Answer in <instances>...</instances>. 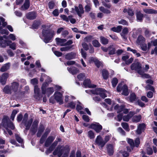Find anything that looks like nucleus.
<instances>
[{"instance_id": "nucleus-1", "label": "nucleus", "mask_w": 157, "mask_h": 157, "mask_svg": "<svg viewBox=\"0 0 157 157\" xmlns=\"http://www.w3.org/2000/svg\"><path fill=\"white\" fill-rule=\"evenodd\" d=\"M43 28H44L42 31V37L41 38L43 39L44 41L47 43L51 42L52 38L55 34L53 31L49 30V28H46V26L44 25L42 26Z\"/></svg>"}, {"instance_id": "nucleus-2", "label": "nucleus", "mask_w": 157, "mask_h": 157, "mask_svg": "<svg viewBox=\"0 0 157 157\" xmlns=\"http://www.w3.org/2000/svg\"><path fill=\"white\" fill-rule=\"evenodd\" d=\"M2 125L4 127L6 130L10 135L13 134L12 131L9 129V128L12 130H14L15 127L13 123L10 120L9 118L6 116H4L2 120Z\"/></svg>"}, {"instance_id": "nucleus-3", "label": "nucleus", "mask_w": 157, "mask_h": 157, "mask_svg": "<svg viewBox=\"0 0 157 157\" xmlns=\"http://www.w3.org/2000/svg\"><path fill=\"white\" fill-rule=\"evenodd\" d=\"M131 68L132 70L137 71V73L141 75V77L144 78H149L150 76L148 74H145L144 71L141 70V64L137 62L132 64L131 66Z\"/></svg>"}, {"instance_id": "nucleus-4", "label": "nucleus", "mask_w": 157, "mask_h": 157, "mask_svg": "<svg viewBox=\"0 0 157 157\" xmlns=\"http://www.w3.org/2000/svg\"><path fill=\"white\" fill-rule=\"evenodd\" d=\"M63 92H60L58 91H56L54 95V98L52 96L49 99L50 102L54 104L55 103V101L60 105L63 103Z\"/></svg>"}, {"instance_id": "nucleus-5", "label": "nucleus", "mask_w": 157, "mask_h": 157, "mask_svg": "<svg viewBox=\"0 0 157 157\" xmlns=\"http://www.w3.org/2000/svg\"><path fill=\"white\" fill-rule=\"evenodd\" d=\"M31 83L35 85L34 88V97L37 100H41L43 97L40 92L39 88L36 85L38 83V80L36 78H34L31 80Z\"/></svg>"}, {"instance_id": "nucleus-6", "label": "nucleus", "mask_w": 157, "mask_h": 157, "mask_svg": "<svg viewBox=\"0 0 157 157\" xmlns=\"http://www.w3.org/2000/svg\"><path fill=\"white\" fill-rule=\"evenodd\" d=\"M68 152V150L67 147L58 146L56 149L53 154L54 155H57L58 157H60L62 154H63L62 157H67Z\"/></svg>"}, {"instance_id": "nucleus-7", "label": "nucleus", "mask_w": 157, "mask_h": 157, "mask_svg": "<svg viewBox=\"0 0 157 157\" xmlns=\"http://www.w3.org/2000/svg\"><path fill=\"white\" fill-rule=\"evenodd\" d=\"M91 93L94 94L99 95L103 98L107 97V91L101 88H97L94 90H91Z\"/></svg>"}, {"instance_id": "nucleus-8", "label": "nucleus", "mask_w": 157, "mask_h": 157, "mask_svg": "<svg viewBox=\"0 0 157 157\" xmlns=\"http://www.w3.org/2000/svg\"><path fill=\"white\" fill-rule=\"evenodd\" d=\"M47 84V82L43 83L41 88L42 94H45L46 93L48 96L49 97L54 92V90L53 87H49L46 89V87Z\"/></svg>"}, {"instance_id": "nucleus-9", "label": "nucleus", "mask_w": 157, "mask_h": 157, "mask_svg": "<svg viewBox=\"0 0 157 157\" xmlns=\"http://www.w3.org/2000/svg\"><path fill=\"white\" fill-rule=\"evenodd\" d=\"M117 91L119 92L122 90V94L125 96H127L129 94L128 87L126 85H124L122 86L121 84H119L117 87Z\"/></svg>"}, {"instance_id": "nucleus-10", "label": "nucleus", "mask_w": 157, "mask_h": 157, "mask_svg": "<svg viewBox=\"0 0 157 157\" xmlns=\"http://www.w3.org/2000/svg\"><path fill=\"white\" fill-rule=\"evenodd\" d=\"M89 128L94 130L97 133L100 132L102 129V126L99 123L97 122L91 124Z\"/></svg>"}, {"instance_id": "nucleus-11", "label": "nucleus", "mask_w": 157, "mask_h": 157, "mask_svg": "<svg viewBox=\"0 0 157 157\" xmlns=\"http://www.w3.org/2000/svg\"><path fill=\"white\" fill-rule=\"evenodd\" d=\"M61 140L60 138H57L55 141L52 144L49 148L46 151V153L47 154L50 153L55 148L58 142H60Z\"/></svg>"}, {"instance_id": "nucleus-12", "label": "nucleus", "mask_w": 157, "mask_h": 157, "mask_svg": "<svg viewBox=\"0 0 157 157\" xmlns=\"http://www.w3.org/2000/svg\"><path fill=\"white\" fill-rule=\"evenodd\" d=\"M114 109L117 110V113H123L125 114L127 113L128 112V110L127 109L124 108V105L119 106L118 105H116L114 107Z\"/></svg>"}, {"instance_id": "nucleus-13", "label": "nucleus", "mask_w": 157, "mask_h": 157, "mask_svg": "<svg viewBox=\"0 0 157 157\" xmlns=\"http://www.w3.org/2000/svg\"><path fill=\"white\" fill-rule=\"evenodd\" d=\"M127 142L130 144L132 149L135 146L137 147L140 143V139L138 138L136 139L135 141V143L133 140L130 139H128L127 140Z\"/></svg>"}, {"instance_id": "nucleus-14", "label": "nucleus", "mask_w": 157, "mask_h": 157, "mask_svg": "<svg viewBox=\"0 0 157 157\" xmlns=\"http://www.w3.org/2000/svg\"><path fill=\"white\" fill-rule=\"evenodd\" d=\"M75 9L78 16L82 18V15L83 14L84 12L82 4H79L78 7L75 6Z\"/></svg>"}, {"instance_id": "nucleus-15", "label": "nucleus", "mask_w": 157, "mask_h": 157, "mask_svg": "<svg viewBox=\"0 0 157 157\" xmlns=\"http://www.w3.org/2000/svg\"><path fill=\"white\" fill-rule=\"evenodd\" d=\"M95 143L96 144L101 146V147H104L105 144V143L104 142L103 139L100 136H97L95 140Z\"/></svg>"}, {"instance_id": "nucleus-16", "label": "nucleus", "mask_w": 157, "mask_h": 157, "mask_svg": "<svg viewBox=\"0 0 157 157\" xmlns=\"http://www.w3.org/2000/svg\"><path fill=\"white\" fill-rule=\"evenodd\" d=\"M90 63H94L95 65L98 68H99L100 66H102V63L101 62L99 61L96 58L93 57H91L89 60Z\"/></svg>"}, {"instance_id": "nucleus-17", "label": "nucleus", "mask_w": 157, "mask_h": 157, "mask_svg": "<svg viewBox=\"0 0 157 157\" xmlns=\"http://www.w3.org/2000/svg\"><path fill=\"white\" fill-rule=\"evenodd\" d=\"M38 124V121L36 120L34 121L32 125L30 130L33 134H35L37 131Z\"/></svg>"}, {"instance_id": "nucleus-18", "label": "nucleus", "mask_w": 157, "mask_h": 157, "mask_svg": "<svg viewBox=\"0 0 157 157\" xmlns=\"http://www.w3.org/2000/svg\"><path fill=\"white\" fill-rule=\"evenodd\" d=\"M9 76L8 73H4L2 75L1 77L0 82L2 85H4L6 84Z\"/></svg>"}, {"instance_id": "nucleus-19", "label": "nucleus", "mask_w": 157, "mask_h": 157, "mask_svg": "<svg viewBox=\"0 0 157 157\" xmlns=\"http://www.w3.org/2000/svg\"><path fill=\"white\" fill-rule=\"evenodd\" d=\"M11 86L13 92L16 93L17 91L19 84L17 82H14L11 83Z\"/></svg>"}, {"instance_id": "nucleus-20", "label": "nucleus", "mask_w": 157, "mask_h": 157, "mask_svg": "<svg viewBox=\"0 0 157 157\" xmlns=\"http://www.w3.org/2000/svg\"><path fill=\"white\" fill-rule=\"evenodd\" d=\"M55 138V136H49L47 139L45 143V146L48 147L49 146L51 143L53 141Z\"/></svg>"}, {"instance_id": "nucleus-21", "label": "nucleus", "mask_w": 157, "mask_h": 157, "mask_svg": "<svg viewBox=\"0 0 157 157\" xmlns=\"http://www.w3.org/2000/svg\"><path fill=\"white\" fill-rule=\"evenodd\" d=\"M83 84L85 87H95L96 86L95 85H92L91 84L90 80L88 79H87L84 80L83 82Z\"/></svg>"}, {"instance_id": "nucleus-22", "label": "nucleus", "mask_w": 157, "mask_h": 157, "mask_svg": "<svg viewBox=\"0 0 157 157\" xmlns=\"http://www.w3.org/2000/svg\"><path fill=\"white\" fill-rule=\"evenodd\" d=\"M33 121V118H31L28 120H27L24 122H23V123L25 124V126L26 127L25 130H28L29 129Z\"/></svg>"}, {"instance_id": "nucleus-23", "label": "nucleus", "mask_w": 157, "mask_h": 157, "mask_svg": "<svg viewBox=\"0 0 157 157\" xmlns=\"http://www.w3.org/2000/svg\"><path fill=\"white\" fill-rule=\"evenodd\" d=\"M29 0H25L24 5L21 6L20 9L21 10H26L29 8Z\"/></svg>"}, {"instance_id": "nucleus-24", "label": "nucleus", "mask_w": 157, "mask_h": 157, "mask_svg": "<svg viewBox=\"0 0 157 157\" xmlns=\"http://www.w3.org/2000/svg\"><path fill=\"white\" fill-rule=\"evenodd\" d=\"M67 69L70 73L73 75L79 72V70L74 67H71L69 68L67 67Z\"/></svg>"}, {"instance_id": "nucleus-25", "label": "nucleus", "mask_w": 157, "mask_h": 157, "mask_svg": "<svg viewBox=\"0 0 157 157\" xmlns=\"http://www.w3.org/2000/svg\"><path fill=\"white\" fill-rule=\"evenodd\" d=\"M26 17L30 20H33L35 19L36 17V14L35 12H30L27 14Z\"/></svg>"}, {"instance_id": "nucleus-26", "label": "nucleus", "mask_w": 157, "mask_h": 157, "mask_svg": "<svg viewBox=\"0 0 157 157\" xmlns=\"http://www.w3.org/2000/svg\"><path fill=\"white\" fill-rule=\"evenodd\" d=\"M128 32L129 30L128 28L125 27L123 29L121 35L123 39H127V37H126V35L128 34Z\"/></svg>"}, {"instance_id": "nucleus-27", "label": "nucleus", "mask_w": 157, "mask_h": 157, "mask_svg": "<svg viewBox=\"0 0 157 157\" xmlns=\"http://www.w3.org/2000/svg\"><path fill=\"white\" fill-rule=\"evenodd\" d=\"M109 54L110 55H113L115 53L116 49L114 46L113 45H110L108 47Z\"/></svg>"}, {"instance_id": "nucleus-28", "label": "nucleus", "mask_w": 157, "mask_h": 157, "mask_svg": "<svg viewBox=\"0 0 157 157\" xmlns=\"http://www.w3.org/2000/svg\"><path fill=\"white\" fill-rule=\"evenodd\" d=\"M145 128V125L144 124H139L138 127L137 129V132L138 134H140L142 131L144 130Z\"/></svg>"}, {"instance_id": "nucleus-29", "label": "nucleus", "mask_w": 157, "mask_h": 157, "mask_svg": "<svg viewBox=\"0 0 157 157\" xmlns=\"http://www.w3.org/2000/svg\"><path fill=\"white\" fill-rule=\"evenodd\" d=\"M3 91L6 94H11L13 92L10 86H6L3 90Z\"/></svg>"}, {"instance_id": "nucleus-30", "label": "nucleus", "mask_w": 157, "mask_h": 157, "mask_svg": "<svg viewBox=\"0 0 157 157\" xmlns=\"http://www.w3.org/2000/svg\"><path fill=\"white\" fill-rule=\"evenodd\" d=\"M143 11L147 14H155L157 13V11L151 9H143Z\"/></svg>"}, {"instance_id": "nucleus-31", "label": "nucleus", "mask_w": 157, "mask_h": 157, "mask_svg": "<svg viewBox=\"0 0 157 157\" xmlns=\"http://www.w3.org/2000/svg\"><path fill=\"white\" fill-rule=\"evenodd\" d=\"M6 42L7 46H9L10 48L13 50L16 49V44L15 43H12V41L10 40L7 41Z\"/></svg>"}, {"instance_id": "nucleus-32", "label": "nucleus", "mask_w": 157, "mask_h": 157, "mask_svg": "<svg viewBox=\"0 0 157 157\" xmlns=\"http://www.w3.org/2000/svg\"><path fill=\"white\" fill-rule=\"evenodd\" d=\"M76 56V54L75 53L71 52L68 53L65 56V58L67 59H74Z\"/></svg>"}, {"instance_id": "nucleus-33", "label": "nucleus", "mask_w": 157, "mask_h": 157, "mask_svg": "<svg viewBox=\"0 0 157 157\" xmlns=\"http://www.w3.org/2000/svg\"><path fill=\"white\" fill-rule=\"evenodd\" d=\"M136 17L137 21H142L144 17V15L140 11L137 12L136 13Z\"/></svg>"}, {"instance_id": "nucleus-34", "label": "nucleus", "mask_w": 157, "mask_h": 157, "mask_svg": "<svg viewBox=\"0 0 157 157\" xmlns=\"http://www.w3.org/2000/svg\"><path fill=\"white\" fill-rule=\"evenodd\" d=\"M107 151L109 155H112L113 153V147L111 144H109L108 145Z\"/></svg>"}, {"instance_id": "nucleus-35", "label": "nucleus", "mask_w": 157, "mask_h": 157, "mask_svg": "<svg viewBox=\"0 0 157 157\" xmlns=\"http://www.w3.org/2000/svg\"><path fill=\"white\" fill-rule=\"evenodd\" d=\"M141 118L142 116L140 115L135 116L132 117V121L133 122L137 123L140 121Z\"/></svg>"}, {"instance_id": "nucleus-36", "label": "nucleus", "mask_w": 157, "mask_h": 157, "mask_svg": "<svg viewBox=\"0 0 157 157\" xmlns=\"http://www.w3.org/2000/svg\"><path fill=\"white\" fill-rule=\"evenodd\" d=\"M56 40L58 44L60 45L61 46H64V45L63 43H65L67 41L65 39H61L58 38H56Z\"/></svg>"}, {"instance_id": "nucleus-37", "label": "nucleus", "mask_w": 157, "mask_h": 157, "mask_svg": "<svg viewBox=\"0 0 157 157\" xmlns=\"http://www.w3.org/2000/svg\"><path fill=\"white\" fill-rule=\"evenodd\" d=\"M145 40V39L141 35L139 36L137 39L136 42L139 44L143 43Z\"/></svg>"}, {"instance_id": "nucleus-38", "label": "nucleus", "mask_w": 157, "mask_h": 157, "mask_svg": "<svg viewBox=\"0 0 157 157\" xmlns=\"http://www.w3.org/2000/svg\"><path fill=\"white\" fill-rule=\"evenodd\" d=\"M10 63H7L4 65L0 69V71L2 72H4L7 71L10 68Z\"/></svg>"}, {"instance_id": "nucleus-39", "label": "nucleus", "mask_w": 157, "mask_h": 157, "mask_svg": "<svg viewBox=\"0 0 157 157\" xmlns=\"http://www.w3.org/2000/svg\"><path fill=\"white\" fill-rule=\"evenodd\" d=\"M132 113L130 112L127 115L124 116L123 118L124 121H128L130 118L133 116Z\"/></svg>"}, {"instance_id": "nucleus-40", "label": "nucleus", "mask_w": 157, "mask_h": 157, "mask_svg": "<svg viewBox=\"0 0 157 157\" xmlns=\"http://www.w3.org/2000/svg\"><path fill=\"white\" fill-rule=\"evenodd\" d=\"M123 12L124 13H128V15L130 16H132L134 14L133 11L131 9H124L123 10Z\"/></svg>"}, {"instance_id": "nucleus-41", "label": "nucleus", "mask_w": 157, "mask_h": 157, "mask_svg": "<svg viewBox=\"0 0 157 157\" xmlns=\"http://www.w3.org/2000/svg\"><path fill=\"white\" fill-rule=\"evenodd\" d=\"M122 27L121 26H118L117 27H114L111 28V30L115 32L119 33L121 31Z\"/></svg>"}, {"instance_id": "nucleus-42", "label": "nucleus", "mask_w": 157, "mask_h": 157, "mask_svg": "<svg viewBox=\"0 0 157 157\" xmlns=\"http://www.w3.org/2000/svg\"><path fill=\"white\" fill-rule=\"evenodd\" d=\"M100 38L101 42L102 44L105 45L108 44L109 40L108 39L102 36H101Z\"/></svg>"}, {"instance_id": "nucleus-43", "label": "nucleus", "mask_w": 157, "mask_h": 157, "mask_svg": "<svg viewBox=\"0 0 157 157\" xmlns=\"http://www.w3.org/2000/svg\"><path fill=\"white\" fill-rule=\"evenodd\" d=\"M65 101L66 102H67L71 101L75 99V97L73 96H68L66 95L65 97Z\"/></svg>"}, {"instance_id": "nucleus-44", "label": "nucleus", "mask_w": 157, "mask_h": 157, "mask_svg": "<svg viewBox=\"0 0 157 157\" xmlns=\"http://www.w3.org/2000/svg\"><path fill=\"white\" fill-rule=\"evenodd\" d=\"M102 75L104 79H106L109 76V73L107 71L104 69L102 71Z\"/></svg>"}, {"instance_id": "nucleus-45", "label": "nucleus", "mask_w": 157, "mask_h": 157, "mask_svg": "<svg viewBox=\"0 0 157 157\" xmlns=\"http://www.w3.org/2000/svg\"><path fill=\"white\" fill-rule=\"evenodd\" d=\"M88 136L90 139H94L95 137V134L93 131L90 130L88 132Z\"/></svg>"}, {"instance_id": "nucleus-46", "label": "nucleus", "mask_w": 157, "mask_h": 157, "mask_svg": "<svg viewBox=\"0 0 157 157\" xmlns=\"http://www.w3.org/2000/svg\"><path fill=\"white\" fill-rule=\"evenodd\" d=\"M121 125L122 127L126 131H129L130 129L128 123L125 122H123L121 123Z\"/></svg>"}, {"instance_id": "nucleus-47", "label": "nucleus", "mask_w": 157, "mask_h": 157, "mask_svg": "<svg viewBox=\"0 0 157 157\" xmlns=\"http://www.w3.org/2000/svg\"><path fill=\"white\" fill-rule=\"evenodd\" d=\"M65 106L66 107H70L71 109H73L75 108V103L74 102H71L68 103L67 105Z\"/></svg>"}, {"instance_id": "nucleus-48", "label": "nucleus", "mask_w": 157, "mask_h": 157, "mask_svg": "<svg viewBox=\"0 0 157 157\" xmlns=\"http://www.w3.org/2000/svg\"><path fill=\"white\" fill-rule=\"evenodd\" d=\"M5 19L2 17H0V26H1V23H2V26L5 27L7 25L6 22L5 21Z\"/></svg>"}, {"instance_id": "nucleus-49", "label": "nucleus", "mask_w": 157, "mask_h": 157, "mask_svg": "<svg viewBox=\"0 0 157 157\" xmlns=\"http://www.w3.org/2000/svg\"><path fill=\"white\" fill-rule=\"evenodd\" d=\"M40 24L41 23L39 21H35L33 25V29H37Z\"/></svg>"}, {"instance_id": "nucleus-50", "label": "nucleus", "mask_w": 157, "mask_h": 157, "mask_svg": "<svg viewBox=\"0 0 157 157\" xmlns=\"http://www.w3.org/2000/svg\"><path fill=\"white\" fill-rule=\"evenodd\" d=\"M92 44L94 47H98L101 45L98 41L97 40H94L92 41Z\"/></svg>"}, {"instance_id": "nucleus-51", "label": "nucleus", "mask_w": 157, "mask_h": 157, "mask_svg": "<svg viewBox=\"0 0 157 157\" xmlns=\"http://www.w3.org/2000/svg\"><path fill=\"white\" fill-rule=\"evenodd\" d=\"M118 82V79L116 78H113L112 81V83L113 87H115Z\"/></svg>"}, {"instance_id": "nucleus-52", "label": "nucleus", "mask_w": 157, "mask_h": 157, "mask_svg": "<svg viewBox=\"0 0 157 157\" xmlns=\"http://www.w3.org/2000/svg\"><path fill=\"white\" fill-rule=\"evenodd\" d=\"M15 136L17 141L19 143H22L23 141V139L19 136V135L16 134H15Z\"/></svg>"}, {"instance_id": "nucleus-53", "label": "nucleus", "mask_w": 157, "mask_h": 157, "mask_svg": "<svg viewBox=\"0 0 157 157\" xmlns=\"http://www.w3.org/2000/svg\"><path fill=\"white\" fill-rule=\"evenodd\" d=\"M84 108L83 105L81 103L79 102L76 106V109L78 111H79Z\"/></svg>"}, {"instance_id": "nucleus-54", "label": "nucleus", "mask_w": 157, "mask_h": 157, "mask_svg": "<svg viewBox=\"0 0 157 157\" xmlns=\"http://www.w3.org/2000/svg\"><path fill=\"white\" fill-rule=\"evenodd\" d=\"M118 22L119 24H121L123 25H128V22L125 20L124 19H121L120 21H118Z\"/></svg>"}, {"instance_id": "nucleus-55", "label": "nucleus", "mask_w": 157, "mask_h": 157, "mask_svg": "<svg viewBox=\"0 0 157 157\" xmlns=\"http://www.w3.org/2000/svg\"><path fill=\"white\" fill-rule=\"evenodd\" d=\"M2 27L0 26V32L2 34H9V32L6 29H3L2 30Z\"/></svg>"}, {"instance_id": "nucleus-56", "label": "nucleus", "mask_w": 157, "mask_h": 157, "mask_svg": "<svg viewBox=\"0 0 157 157\" xmlns=\"http://www.w3.org/2000/svg\"><path fill=\"white\" fill-rule=\"evenodd\" d=\"M17 113V111L16 110H13L11 115L10 118L12 121H13Z\"/></svg>"}, {"instance_id": "nucleus-57", "label": "nucleus", "mask_w": 157, "mask_h": 157, "mask_svg": "<svg viewBox=\"0 0 157 157\" xmlns=\"http://www.w3.org/2000/svg\"><path fill=\"white\" fill-rule=\"evenodd\" d=\"M136 99V96L134 93H132L130 97V100L131 102L135 101Z\"/></svg>"}, {"instance_id": "nucleus-58", "label": "nucleus", "mask_w": 157, "mask_h": 157, "mask_svg": "<svg viewBox=\"0 0 157 157\" xmlns=\"http://www.w3.org/2000/svg\"><path fill=\"white\" fill-rule=\"evenodd\" d=\"M60 17L64 21L67 22L69 21V16L67 17V16L64 15H62L60 16Z\"/></svg>"}, {"instance_id": "nucleus-59", "label": "nucleus", "mask_w": 157, "mask_h": 157, "mask_svg": "<svg viewBox=\"0 0 157 157\" xmlns=\"http://www.w3.org/2000/svg\"><path fill=\"white\" fill-rule=\"evenodd\" d=\"M93 100L95 102H98L101 100V98L98 96L93 97Z\"/></svg>"}, {"instance_id": "nucleus-60", "label": "nucleus", "mask_w": 157, "mask_h": 157, "mask_svg": "<svg viewBox=\"0 0 157 157\" xmlns=\"http://www.w3.org/2000/svg\"><path fill=\"white\" fill-rule=\"evenodd\" d=\"M48 6L50 9H52L54 8L55 6V4L53 2L51 1L49 2Z\"/></svg>"}, {"instance_id": "nucleus-61", "label": "nucleus", "mask_w": 157, "mask_h": 157, "mask_svg": "<svg viewBox=\"0 0 157 157\" xmlns=\"http://www.w3.org/2000/svg\"><path fill=\"white\" fill-rule=\"evenodd\" d=\"M85 9L86 12H89L91 10V6L90 4H88L85 6Z\"/></svg>"}, {"instance_id": "nucleus-62", "label": "nucleus", "mask_w": 157, "mask_h": 157, "mask_svg": "<svg viewBox=\"0 0 157 157\" xmlns=\"http://www.w3.org/2000/svg\"><path fill=\"white\" fill-rule=\"evenodd\" d=\"M85 76V74L83 73H80L77 76V78L79 80H82L83 79Z\"/></svg>"}, {"instance_id": "nucleus-63", "label": "nucleus", "mask_w": 157, "mask_h": 157, "mask_svg": "<svg viewBox=\"0 0 157 157\" xmlns=\"http://www.w3.org/2000/svg\"><path fill=\"white\" fill-rule=\"evenodd\" d=\"M145 88L147 90H150L152 91H154V89L153 87L150 85H147L145 87Z\"/></svg>"}, {"instance_id": "nucleus-64", "label": "nucleus", "mask_w": 157, "mask_h": 157, "mask_svg": "<svg viewBox=\"0 0 157 157\" xmlns=\"http://www.w3.org/2000/svg\"><path fill=\"white\" fill-rule=\"evenodd\" d=\"M120 153L124 157H127L128 156V153L126 151H121Z\"/></svg>"}]
</instances>
